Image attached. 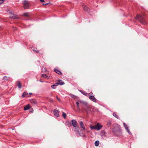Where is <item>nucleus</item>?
I'll return each instance as SVG.
<instances>
[{"instance_id": "nucleus-1", "label": "nucleus", "mask_w": 148, "mask_h": 148, "mask_svg": "<svg viewBox=\"0 0 148 148\" xmlns=\"http://www.w3.org/2000/svg\"><path fill=\"white\" fill-rule=\"evenodd\" d=\"M136 19L138 20L142 24L145 25L146 24V21L144 18L143 16L140 15H137Z\"/></svg>"}, {"instance_id": "nucleus-2", "label": "nucleus", "mask_w": 148, "mask_h": 148, "mask_svg": "<svg viewBox=\"0 0 148 148\" xmlns=\"http://www.w3.org/2000/svg\"><path fill=\"white\" fill-rule=\"evenodd\" d=\"M115 126L112 129V132L114 133H115L116 132H119L120 130V126L116 124H115Z\"/></svg>"}, {"instance_id": "nucleus-3", "label": "nucleus", "mask_w": 148, "mask_h": 148, "mask_svg": "<svg viewBox=\"0 0 148 148\" xmlns=\"http://www.w3.org/2000/svg\"><path fill=\"white\" fill-rule=\"evenodd\" d=\"M22 3L24 6V8L25 9L29 8L30 5L28 1L25 0Z\"/></svg>"}, {"instance_id": "nucleus-4", "label": "nucleus", "mask_w": 148, "mask_h": 148, "mask_svg": "<svg viewBox=\"0 0 148 148\" xmlns=\"http://www.w3.org/2000/svg\"><path fill=\"white\" fill-rule=\"evenodd\" d=\"M61 81H62V80H59L58 83H55L53 85H52L51 86L52 88L55 89L56 88V87L59 85H62L64 84V82H62L61 83H60V82Z\"/></svg>"}, {"instance_id": "nucleus-5", "label": "nucleus", "mask_w": 148, "mask_h": 148, "mask_svg": "<svg viewBox=\"0 0 148 148\" xmlns=\"http://www.w3.org/2000/svg\"><path fill=\"white\" fill-rule=\"evenodd\" d=\"M84 109L85 110L87 114L91 111V108L88 104L85 106L84 107Z\"/></svg>"}, {"instance_id": "nucleus-6", "label": "nucleus", "mask_w": 148, "mask_h": 148, "mask_svg": "<svg viewBox=\"0 0 148 148\" xmlns=\"http://www.w3.org/2000/svg\"><path fill=\"white\" fill-rule=\"evenodd\" d=\"M82 8L85 11L87 12V13L90 12V9L89 8H88L86 5H82Z\"/></svg>"}, {"instance_id": "nucleus-7", "label": "nucleus", "mask_w": 148, "mask_h": 148, "mask_svg": "<svg viewBox=\"0 0 148 148\" xmlns=\"http://www.w3.org/2000/svg\"><path fill=\"white\" fill-rule=\"evenodd\" d=\"M71 123L72 125H73L74 127H76L77 126V123L75 120H72L71 121Z\"/></svg>"}, {"instance_id": "nucleus-8", "label": "nucleus", "mask_w": 148, "mask_h": 148, "mask_svg": "<svg viewBox=\"0 0 148 148\" xmlns=\"http://www.w3.org/2000/svg\"><path fill=\"white\" fill-rule=\"evenodd\" d=\"M123 124L124 127H125V129L127 130V132L130 134L131 135L132 134V133H131L130 132V130H129V129L127 125L125 123H123Z\"/></svg>"}, {"instance_id": "nucleus-9", "label": "nucleus", "mask_w": 148, "mask_h": 148, "mask_svg": "<svg viewBox=\"0 0 148 148\" xmlns=\"http://www.w3.org/2000/svg\"><path fill=\"white\" fill-rule=\"evenodd\" d=\"M89 99L95 102H97V100L95 97L92 95H90L89 97Z\"/></svg>"}, {"instance_id": "nucleus-10", "label": "nucleus", "mask_w": 148, "mask_h": 148, "mask_svg": "<svg viewBox=\"0 0 148 148\" xmlns=\"http://www.w3.org/2000/svg\"><path fill=\"white\" fill-rule=\"evenodd\" d=\"M75 127L74 131L77 134H79L80 135L79 132V127L77 126L76 127Z\"/></svg>"}, {"instance_id": "nucleus-11", "label": "nucleus", "mask_w": 148, "mask_h": 148, "mask_svg": "<svg viewBox=\"0 0 148 148\" xmlns=\"http://www.w3.org/2000/svg\"><path fill=\"white\" fill-rule=\"evenodd\" d=\"M59 111L56 109H55L53 111L54 115L57 117L59 116Z\"/></svg>"}, {"instance_id": "nucleus-12", "label": "nucleus", "mask_w": 148, "mask_h": 148, "mask_svg": "<svg viewBox=\"0 0 148 148\" xmlns=\"http://www.w3.org/2000/svg\"><path fill=\"white\" fill-rule=\"evenodd\" d=\"M96 129L97 130H99L101 129L102 126L101 125L99 124V123H98L97 124L95 125Z\"/></svg>"}, {"instance_id": "nucleus-13", "label": "nucleus", "mask_w": 148, "mask_h": 148, "mask_svg": "<svg viewBox=\"0 0 148 148\" xmlns=\"http://www.w3.org/2000/svg\"><path fill=\"white\" fill-rule=\"evenodd\" d=\"M79 124L81 128L83 130H85V128L84 126L83 123L82 121H80L79 122Z\"/></svg>"}, {"instance_id": "nucleus-14", "label": "nucleus", "mask_w": 148, "mask_h": 148, "mask_svg": "<svg viewBox=\"0 0 148 148\" xmlns=\"http://www.w3.org/2000/svg\"><path fill=\"white\" fill-rule=\"evenodd\" d=\"M54 71L56 73L59 75H61L62 74L61 72L58 69H54Z\"/></svg>"}, {"instance_id": "nucleus-15", "label": "nucleus", "mask_w": 148, "mask_h": 148, "mask_svg": "<svg viewBox=\"0 0 148 148\" xmlns=\"http://www.w3.org/2000/svg\"><path fill=\"white\" fill-rule=\"evenodd\" d=\"M23 16L28 18H29L30 17V16L28 12H25L23 13Z\"/></svg>"}, {"instance_id": "nucleus-16", "label": "nucleus", "mask_w": 148, "mask_h": 148, "mask_svg": "<svg viewBox=\"0 0 148 148\" xmlns=\"http://www.w3.org/2000/svg\"><path fill=\"white\" fill-rule=\"evenodd\" d=\"M30 108L29 105L28 104L26 106H25L24 108V110H26L29 109Z\"/></svg>"}, {"instance_id": "nucleus-17", "label": "nucleus", "mask_w": 148, "mask_h": 148, "mask_svg": "<svg viewBox=\"0 0 148 148\" xmlns=\"http://www.w3.org/2000/svg\"><path fill=\"white\" fill-rule=\"evenodd\" d=\"M79 101L80 103L84 105L85 106H86L88 104L87 102H86L84 101L79 100Z\"/></svg>"}, {"instance_id": "nucleus-18", "label": "nucleus", "mask_w": 148, "mask_h": 148, "mask_svg": "<svg viewBox=\"0 0 148 148\" xmlns=\"http://www.w3.org/2000/svg\"><path fill=\"white\" fill-rule=\"evenodd\" d=\"M32 50L35 52L36 53H38L39 52V51L38 50H37V48H35L34 47H32Z\"/></svg>"}, {"instance_id": "nucleus-19", "label": "nucleus", "mask_w": 148, "mask_h": 148, "mask_svg": "<svg viewBox=\"0 0 148 148\" xmlns=\"http://www.w3.org/2000/svg\"><path fill=\"white\" fill-rule=\"evenodd\" d=\"M28 95V93L26 92H23L22 95V97L24 98L26 96Z\"/></svg>"}, {"instance_id": "nucleus-20", "label": "nucleus", "mask_w": 148, "mask_h": 148, "mask_svg": "<svg viewBox=\"0 0 148 148\" xmlns=\"http://www.w3.org/2000/svg\"><path fill=\"white\" fill-rule=\"evenodd\" d=\"M16 86H18L19 89H21L22 88L21 85V82L19 81H18V84L16 85Z\"/></svg>"}, {"instance_id": "nucleus-21", "label": "nucleus", "mask_w": 148, "mask_h": 148, "mask_svg": "<svg viewBox=\"0 0 148 148\" xmlns=\"http://www.w3.org/2000/svg\"><path fill=\"white\" fill-rule=\"evenodd\" d=\"M30 102L31 103L34 104H36L37 103L36 101L34 99H32L30 101Z\"/></svg>"}, {"instance_id": "nucleus-22", "label": "nucleus", "mask_w": 148, "mask_h": 148, "mask_svg": "<svg viewBox=\"0 0 148 148\" xmlns=\"http://www.w3.org/2000/svg\"><path fill=\"white\" fill-rule=\"evenodd\" d=\"M111 121L109 120L107 122V125L108 127H110L111 126Z\"/></svg>"}, {"instance_id": "nucleus-23", "label": "nucleus", "mask_w": 148, "mask_h": 148, "mask_svg": "<svg viewBox=\"0 0 148 148\" xmlns=\"http://www.w3.org/2000/svg\"><path fill=\"white\" fill-rule=\"evenodd\" d=\"M67 125L69 127H70L72 126V123L71 122H68L67 123Z\"/></svg>"}, {"instance_id": "nucleus-24", "label": "nucleus", "mask_w": 148, "mask_h": 148, "mask_svg": "<svg viewBox=\"0 0 148 148\" xmlns=\"http://www.w3.org/2000/svg\"><path fill=\"white\" fill-rule=\"evenodd\" d=\"M99 140H97L95 142V145L96 146H98L99 145Z\"/></svg>"}, {"instance_id": "nucleus-25", "label": "nucleus", "mask_w": 148, "mask_h": 148, "mask_svg": "<svg viewBox=\"0 0 148 148\" xmlns=\"http://www.w3.org/2000/svg\"><path fill=\"white\" fill-rule=\"evenodd\" d=\"M9 78V77H7L6 76H4L3 77V79L7 81L8 80Z\"/></svg>"}, {"instance_id": "nucleus-26", "label": "nucleus", "mask_w": 148, "mask_h": 148, "mask_svg": "<svg viewBox=\"0 0 148 148\" xmlns=\"http://www.w3.org/2000/svg\"><path fill=\"white\" fill-rule=\"evenodd\" d=\"M9 18L10 19H17L18 17L16 16H13L10 17Z\"/></svg>"}, {"instance_id": "nucleus-27", "label": "nucleus", "mask_w": 148, "mask_h": 148, "mask_svg": "<svg viewBox=\"0 0 148 148\" xmlns=\"http://www.w3.org/2000/svg\"><path fill=\"white\" fill-rule=\"evenodd\" d=\"M79 101H78L76 102V104L77 105V109L79 110H80V108L79 107Z\"/></svg>"}, {"instance_id": "nucleus-28", "label": "nucleus", "mask_w": 148, "mask_h": 148, "mask_svg": "<svg viewBox=\"0 0 148 148\" xmlns=\"http://www.w3.org/2000/svg\"><path fill=\"white\" fill-rule=\"evenodd\" d=\"M113 116L116 118L117 119H119V118L118 116L117 115L116 113L114 112L113 114Z\"/></svg>"}, {"instance_id": "nucleus-29", "label": "nucleus", "mask_w": 148, "mask_h": 148, "mask_svg": "<svg viewBox=\"0 0 148 148\" xmlns=\"http://www.w3.org/2000/svg\"><path fill=\"white\" fill-rule=\"evenodd\" d=\"M90 128L91 130H96V125L95 126H92L91 125L90 126Z\"/></svg>"}, {"instance_id": "nucleus-30", "label": "nucleus", "mask_w": 148, "mask_h": 148, "mask_svg": "<svg viewBox=\"0 0 148 148\" xmlns=\"http://www.w3.org/2000/svg\"><path fill=\"white\" fill-rule=\"evenodd\" d=\"M42 77L45 78H48V76L46 74H42Z\"/></svg>"}, {"instance_id": "nucleus-31", "label": "nucleus", "mask_w": 148, "mask_h": 148, "mask_svg": "<svg viewBox=\"0 0 148 148\" xmlns=\"http://www.w3.org/2000/svg\"><path fill=\"white\" fill-rule=\"evenodd\" d=\"M66 114L64 112H62V116L65 119L66 117Z\"/></svg>"}, {"instance_id": "nucleus-32", "label": "nucleus", "mask_w": 148, "mask_h": 148, "mask_svg": "<svg viewBox=\"0 0 148 148\" xmlns=\"http://www.w3.org/2000/svg\"><path fill=\"white\" fill-rule=\"evenodd\" d=\"M79 91L82 93V94L85 95H86V92H84V91L82 90H79Z\"/></svg>"}, {"instance_id": "nucleus-33", "label": "nucleus", "mask_w": 148, "mask_h": 148, "mask_svg": "<svg viewBox=\"0 0 148 148\" xmlns=\"http://www.w3.org/2000/svg\"><path fill=\"white\" fill-rule=\"evenodd\" d=\"M4 2V0H0V4H1Z\"/></svg>"}, {"instance_id": "nucleus-34", "label": "nucleus", "mask_w": 148, "mask_h": 148, "mask_svg": "<svg viewBox=\"0 0 148 148\" xmlns=\"http://www.w3.org/2000/svg\"><path fill=\"white\" fill-rule=\"evenodd\" d=\"M48 4H49V3H44L42 5H47Z\"/></svg>"}, {"instance_id": "nucleus-35", "label": "nucleus", "mask_w": 148, "mask_h": 148, "mask_svg": "<svg viewBox=\"0 0 148 148\" xmlns=\"http://www.w3.org/2000/svg\"><path fill=\"white\" fill-rule=\"evenodd\" d=\"M41 2L43 3L45 2V1L43 0H39Z\"/></svg>"}, {"instance_id": "nucleus-36", "label": "nucleus", "mask_w": 148, "mask_h": 148, "mask_svg": "<svg viewBox=\"0 0 148 148\" xmlns=\"http://www.w3.org/2000/svg\"><path fill=\"white\" fill-rule=\"evenodd\" d=\"M56 99L58 100L59 101V99L58 98V97L57 96H56Z\"/></svg>"}, {"instance_id": "nucleus-37", "label": "nucleus", "mask_w": 148, "mask_h": 148, "mask_svg": "<svg viewBox=\"0 0 148 148\" xmlns=\"http://www.w3.org/2000/svg\"><path fill=\"white\" fill-rule=\"evenodd\" d=\"M29 95H32V93H30H30H29Z\"/></svg>"}, {"instance_id": "nucleus-38", "label": "nucleus", "mask_w": 148, "mask_h": 148, "mask_svg": "<svg viewBox=\"0 0 148 148\" xmlns=\"http://www.w3.org/2000/svg\"><path fill=\"white\" fill-rule=\"evenodd\" d=\"M50 102H52L53 101L52 100H51V101H50Z\"/></svg>"}, {"instance_id": "nucleus-39", "label": "nucleus", "mask_w": 148, "mask_h": 148, "mask_svg": "<svg viewBox=\"0 0 148 148\" xmlns=\"http://www.w3.org/2000/svg\"><path fill=\"white\" fill-rule=\"evenodd\" d=\"M85 136H85V135H83V137H85Z\"/></svg>"}, {"instance_id": "nucleus-40", "label": "nucleus", "mask_w": 148, "mask_h": 148, "mask_svg": "<svg viewBox=\"0 0 148 148\" xmlns=\"http://www.w3.org/2000/svg\"><path fill=\"white\" fill-rule=\"evenodd\" d=\"M62 82H62V81L60 82V83H61Z\"/></svg>"}, {"instance_id": "nucleus-41", "label": "nucleus", "mask_w": 148, "mask_h": 148, "mask_svg": "<svg viewBox=\"0 0 148 148\" xmlns=\"http://www.w3.org/2000/svg\"><path fill=\"white\" fill-rule=\"evenodd\" d=\"M9 13H12L11 12H9Z\"/></svg>"}, {"instance_id": "nucleus-42", "label": "nucleus", "mask_w": 148, "mask_h": 148, "mask_svg": "<svg viewBox=\"0 0 148 148\" xmlns=\"http://www.w3.org/2000/svg\"><path fill=\"white\" fill-rule=\"evenodd\" d=\"M40 81L42 82V81Z\"/></svg>"}]
</instances>
